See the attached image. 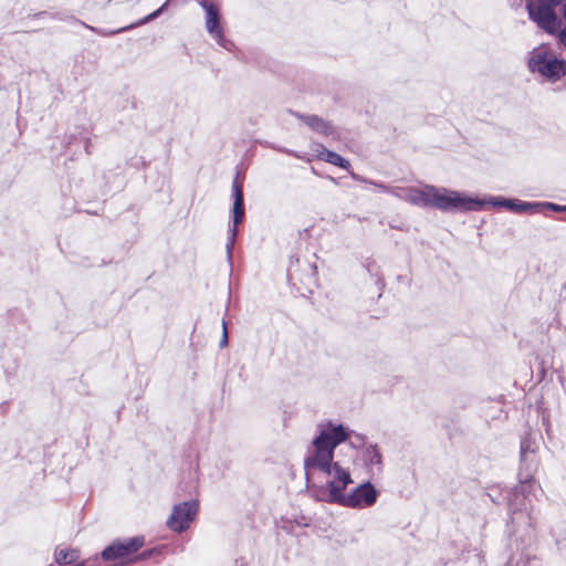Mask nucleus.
I'll return each instance as SVG.
<instances>
[{
    "label": "nucleus",
    "instance_id": "4be33fe9",
    "mask_svg": "<svg viewBox=\"0 0 566 566\" xmlns=\"http://www.w3.org/2000/svg\"><path fill=\"white\" fill-rule=\"evenodd\" d=\"M527 488H528V485H527V483H526V482H523V483L521 484V486H520V489H521V491H522V492H525Z\"/></svg>",
    "mask_w": 566,
    "mask_h": 566
},
{
    "label": "nucleus",
    "instance_id": "20e7f679",
    "mask_svg": "<svg viewBox=\"0 0 566 566\" xmlns=\"http://www.w3.org/2000/svg\"><path fill=\"white\" fill-rule=\"evenodd\" d=\"M528 66L532 72H537L549 80H558L566 74L565 62L551 55L545 46L533 50Z\"/></svg>",
    "mask_w": 566,
    "mask_h": 566
},
{
    "label": "nucleus",
    "instance_id": "7ed1b4c3",
    "mask_svg": "<svg viewBox=\"0 0 566 566\" xmlns=\"http://www.w3.org/2000/svg\"><path fill=\"white\" fill-rule=\"evenodd\" d=\"M350 438L345 442H342L336 450L342 447H346L354 442V449L350 454H353V461L356 457H360L364 465L367 469V472L370 476H374L376 473H379L382 469V455L377 447V444H365L364 437L360 434H355L352 429Z\"/></svg>",
    "mask_w": 566,
    "mask_h": 566
},
{
    "label": "nucleus",
    "instance_id": "aec40b11",
    "mask_svg": "<svg viewBox=\"0 0 566 566\" xmlns=\"http://www.w3.org/2000/svg\"><path fill=\"white\" fill-rule=\"evenodd\" d=\"M557 33H558L559 41L566 48V27Z\"/></svg>",
    "mask_w": 566,
    "mask_h": 566
},
{
    "label": "nucleus",
    "instance_id": "9b49d317",
    "mask_svg": "<svg viewBox=\"0 0 566 566\" xmlns=\"http://www.w3.org/2000/svg\"><path fill=\"white\" fill-rule=\"evenodd\" d=\"M483 200L485 201V206L503 207L514 212L536 213L542 210V205L538 202H524L517 199H505L500 197H490L489 199Z\"/></svg>",
    "mask_w": 566,
    "mask_h": 566
},
{
    "label": "nucleus",
    "instance_id": "39448f33",
    "mask_svg": "<svg viewBox=\"0 0 566 566\" xmlns=\"http://www.w3.org/2000/svg\"><path fill=\"white\" fill-rule=\"evenodd\" d=\"M438 187L424 185L422 187H396L391 195L417 207L436 208Z\"/></svg>",
    "mask_w": 566,
    "mask_h": 566
},
{
    "label": "nucleus",
    "instance_id": "f8f14e48",
    "mask_svg": "<svg viewBox=\"0 0 566 566\" xmlns=\"http://www.w3.org/2000/svg\"><path fill=\"white\" fill-rule=\"evenodd\" d=\"M300 119H302L308 127L313 130L322 134V135H332L334 133V128L331 123L324 120L323 118L316 115H297Z\"/></svg>",
    "mask_w": 566,
    "mask_h": 566
},
{
    "label": "nucleus",
    "instance_id": "dca6fc26",
    "mask_svg": "<svg viewBox=\"0 0 566 566\" xmlns=\"http://www.w3.org/2000/svg\"><path fill=\"white\" fill-rule=\"evenodd\" d=\"M169 1L170 0H167L159 9H157L153 13L148 14L147 17L143 18L142 20H139L137 23L130 25L129 28H133V27H136V25H143V24H145V23H147V22L158 18L163 13V11L168 7Z\"/></svg>",
    "mask_w": 566,
    "mask_h": 566
},
{
    "label": "nucleus",
    "instance_id": "6e6552de",
    "mask_svg": "<svg viewBox=\"0 0 566 566\" xmlns=\"http://www.w3.org/2000/svg\"><path fill=\"white\" fill-rule=\"evenodd\" d=\"M232 191L234 197L233 202V226L228 232V242L226 244L227 256L230 260L232 256V249L235 243L238 235V226L243 221L244 218V206H243V191L242 186L235 179L232 184Z\"/></svg>",
    "mask_w": 566,
    "mask_h": 566
},
{
    "label": "nucleus",
    "instance_id": "412c9836",
    "mask_svg": "<svg viewBox=\"0 0 566 566\" xmlns=\"http://www.w3.org/2000/svg\"><path fill=\"white\" fill-rule=\"evenodd\" d=\"M560 0H538L539 3L557 6Z\"/></svg>",
    "mask_w": 566,
    "mask_h": 566
},
{
    "label": "nucleus",
    "instance_id": "4468645a",
    "mask_svg": "<svg viewBox=\"0 0 566 566\" xmlns=\"http://www.w3.org/2000/svg\"><path fill=\"white\" fill-rule=\"evenodd\" d=\"M317 157L328 164L340 167L343 169L348 170L350 168V163L347 159L343 158L337 153L326 149L325 147H322V149L317 154Z\"/></svg>",
    "mask_w": 566,
    "mask_h": 566
},
{
    "label": "nucleus",
    "instance_id": "2eb2a0df",
    "mask_svg": "<svg viewBox=\"0 0 566 566\" xmlns=\"http://www.w3.org/2000/svg\"><path fill=\"white\" fill-rule=\"evenodd\" d=\"M535 451V442L532 441L531 437H525L521 442V461L526 463L528 453L533 454Z\"/></svg>",
    "mask_w": 566,
    "mask_h": 566
},
{
    "label": "nucleus",
    "instance_id": "f257e3e1",
    "mask_svg": "<svg viewBox=\"0 0 566 566\" xmlns=\"http://www.w3.org/2000/svg\"><path fill=\"white\" fill-rule=\"evenodd\" d=\"M350 433L348 427L331 420L317 424L316 436L304 460L306 480L312 484L311 491L318 501L350 509H367L377 502L379 495L370 482H364L346 492L347 486L354 483L350 473L353 454H349L354 442L336 450L350 438Z\"/></svg>",
    "mask_w": 566,
    "mask_h": 566
},
{
    "label": "nucleus",
    "instance_id": "6ab92c4d",
    "mask_svg": "<svg viewBox=\"0 0 566 566\" xmlns=\"http://www.w3.org/2000/svg\"><path fill=\"white\" fill-rule=\"evenodd\" d=\"M369 184L374 185L375 187L379 188L380 190H382L385 192L391 193L392 188H389V187L385 186L384 184H377L375 181H369ZM396 187H394V189Z\"/></svg>",
    "mask_w": 566,
    "mask_h": 566
},
{
    "label": "nucleus",
    "instance_id": "f3484780",
    "mask_svg": "<svg viewBox=\"0 0 566 566\" xmlns=\"http://www.w3.org/2000/svg\"><path fill=\"white\" fill-rule=\"evenodd\" d=\"M541 205H542V209L543 208H548V209H551L553 211L566 212V206H559V205L551 203V202L541 203Z\"/></svg>",
    "mask_w": 566,
    "mask_h": 566
},
{
    "label": "nucleus",
    "instance_id": "0eeeda50",
    "mask_svg": "<svg viewBox=\"0 0 566 566\" xmlns=\"http://www.w3.org/2000/svg\"><path fill=\"white\" fill-rule=\"evenodd\" d=\"M555 7L545 3L534 4L533 2H527L526 4L530 19L549 34H556L560 28V21L555 13Z\"/></svg>",
    "mask_w": 566,
    "mask_h": 566
},
{
    "label": "nucleus",
    "instance_id": "5701e85b",
    "mask_svg": "<svg viewBox=\"0 0 566 566\" xmlns=\"http://www.w3.org/2000/svg\"><path fill=\"white\" fill-rule=\"evenodd\" d=\"M562 11H563V15H564V18H565V20H566V0H565V2L563 3Z\"/></svg>",
    "mask_w": 566,
    "mask_h": 566
},
{
    "label": "nucleus",
    "instance_id": "423d86ee",
    "mask_svg": "<svg viewBox=\"0 0 566 566\" xmlns=\"http://www.w3.org/2000/svg\"><path fill=\"white\" fill-rule=\"evenodd\" d=\"M199 511V502L189 500L172 506L171 513L166 521L167 527L175 533H182L188 530L196 520Z\"/></svg>",
    "mask_w": 566,
    "mask_h": 566
},
{
    "label": "nucleus",
    "instance_id": "1a4fd4ad",
    "mask_svg": "<svg viewBox=\"0 0 566 566\" xmlns=\"http://www.w3.org/2000/svg\"><path fill=\"white\" fill-rule=\"evenodd\" d=\"M143 545V537H134L125 542H116L107 546L102 552V558L104 560L114 562L115 564H122Z\"/></svg>",
    "mask_w": 566,
    "mask_h": 566
},
{
    "label": "nucleus",
    "instance_id": "a211bd4d",
    "mask_svg": "<svg viewBox=\"0 0 566 566\" xmlns=\"http://www.w3.org/2000/svg\"><path fill=\"white\" fill-rule=\"evenodd\" d=\"M220 347H227L228 346V332H227V324L224 321H222V337L219 343Z\"/></svg>",
    "mask_w": 566,
    "mask_h": 566
},
{
    "label": "nucleus",
    "instance_id": "f03ea898",
    "mask_svg": "<svg viewBox=\"0 0 566 566\" xmlns=\"http://www.w3.org/2000/svg\"><path fill=\"white\" fill-rule=\"evenodd\" d=\"M485 207L483 199L474 198L465 192L438 187L436 209L443 212L480 211Z\"/></svg>",
    "mask_w": 566,
    "mask_h": 566
},
{
    "label": "nucleus",
    "instance_id": "ddd939ff",
    "mask_svg": "<svg viewBox=\"0 0 566 566\" xmlns=\"http://www.w3.org/2000/svg\"><path fill=\"white\" fill-rule=\"evenodd\" d=\"M55 562L60 565L82 566L81 554L76 548H62L55 552Z\"/></svg>",
    "mask_w": 566,
    "mask_h": 566
},
{
    "label": "nucleus",
    "instance_id": "9d476101",
    "mask_svg": "<svg viewBox=\"0 0 566 566\" xmlns=\"http://www.w3.org/2000/svg\"><path fill=\"white\" fill-rule=\"evenodd\" d=\"M200 6L206 11V29L208 33L217 41L220 46L228 49V42L224 39L222 28L220 25L219 9L217 6L207 0L200 1Z\"/></svg>",
    "mask_w": 566,
    "mask_h": 566
}]
</instances>
